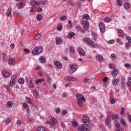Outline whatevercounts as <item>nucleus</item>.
Listing matches in <instances>:
<instances>
[{"instance_id":"nucleus-1","label":"nucleus","mask_w":131,"mask_h":131,"mask_svg":"<svg viewBox=\"0 0 131 131\" xmlns=\"http://www.w3.org/2000/svg\"><path fill=\"white\" fill-rule=\"evenodd\" d=\"M76 98L77 99V104L80 107H82L83 104L85 102V98L82 95L80 94H77L76 96Z\"/></svg>"},{"instance_id":"nucleus-2","label":"nucleus","mask_w":131,"mask_h":131,"mask_svg":"<svg viewBox=\"0 0 131 131\" xmlns=\"http://www.w3.org/2000/svg\"><path fill=\"white\" fill-rule=\"evenodd\" d=\"M43 52V48L41 46L35 47L32 51L33 55H40Z\"/></svg>"},{"instance_id":"nucleus-3","label":"nucleus","mask_w":131,"mask_h":131,"mask_svg":"<svg viewBox=\"0 0 131 131\" xmlns=\"http://www.w3.org/2000/svg\"><path fill=\"white\" fill-rule=\"evenodd\" d=\"M16 77H17V76L16 75H13L12 76L10 81L9 82V85L10 86H14V85L16 84Z\"/></svg>"},{"instance_id":"nucleus-4","label":"nucleus","mask_w":131,"mask_h":131,"mask_svg":"<svg viewBox=\"0 0 131 131\" xmlns=\"http://www.w3.org/2000/svg\"><path fill=\"white\" fill-rule=\"evenodd\" d=\"M105 124L109 128H111V117L108 116L105 120Z\"/></svg>"},{"instance_id":"nucleus-5","label":"nucleus","mask_w":131,"mask_h":131,"mask_svg":"<svg viewBox=\"0 0 131 131\" xmlns=\"http://www.w3.org/2000/svg\"><path fill=\"white\" fill-rule=\"evenodd\" d=\"M99 27L100 28V31L102 33L105 32V24L103 23H100L99 24Z\"/></svg>"},{"instance_id":"nucleus-6","label":"nucleus","mask_w":131,"mask_h":131,"mask_svg":"<svg viewBox=\"0 0 131 131\" xmlns=\"http://www.w3.org/2000/svg\"><path fill=\"white\" fill-rule=\"evenodd\" d=\"M82 120L85 125L89 124V123H90V118H89L86 116H83L82 117Z\"/></svg>"},{"instance_id":"nucleus-7","label":"nucleus","mask_w":131,"mask_h":131,"mask_svg":"<svg viewBox=\"0 0 131 131\" xmlns=\"http://www.w3.org/2000/svg\"><path fill=\"white\" fill-rule=\"evenodd\" d=\"M96 59L98 62H103L104 61V57L101 54L96 55Z\"/></svg>"},{"instance_id":"nucleus-8","label":"nucleus","mask_w":131,"mask_h":131,"mask_svg":"<svg viewBox=\"0 0 131 131\" xmlns=\"http://www.w3.org/2000/svg\"><path fill=\"white\" fill-rule=\"evenodd\" d=\"M119 78L113 79L112 81V85H117L119 83Z\"/></svg>"},{"instance_id":"nucleus-9","label":"nucleus","mask_w":131,"mask_h":131,"mask_svg":"<svg viewBox=\"0 0 131 131\" xmlns=\"http://www.w3.org/2000/svg\"><path fill=\"white\" fill-rule=\"evenodd\" d=\"M54 65H56L57 68L61 69L62 68V63L58 61H55L54 62Z\"/></svg>"},{"instance_id":"nucleus-10","label":"nucleus","mask_w":131,"mask_h":131,"mask_svg":"<svg viewBox=\"0 0 131 131\" xmlns=\"http://www.w3.org/2000/svg\"><path fill=\"white\" fill-rule=\"evenodd\" d=\"M78 52L80 56H82L83 57H84V56H85V52H84V50H82L81 48H78Z\"/></svg>"},{"instance_id":"nucleus-11","label":"nucleus","mask_w":131,"mask_h":131,"mask_svg":"<svg viewBox=\"0 0 131 131\" xmlns=\"http://www.w3.org/2000/svg\"><path fill=\"white\" fill-rule=\"evenodd\" d=\"M38 61L40 62V63L45 64V63L46 62V58H45L43 56H40L38 59Z\"/></svg>"},{"instance_id":"nucleus-12","label":"nucleus","mask_w":131,"mask_h":131,"mask_svg":"<svg viewBox=\"0 0 131 131\" xmlns=\"http://www.w3.org/2000/svg\"><path fill=\"white\" fill-rule=\"evenodd\" d=\"M8 64H9V65H11L12 66L15 65V59H14L13 58H10L8 61Z\"/></svg>"},{"instance_id":"nucleus-13","label":"nucleus","mask_w":131,"mask_h":131,"mask_svg":"<svg viewBox=\"0 0 131 131\" xmlns=\"http://www.w3.org/2000/svg\"><path fill=\"white\" fill-rule=\"evenodd\" d=\"M33 95L35 98H37V97H38V96L39 95L38 90H37V89L34 90L33 92Z\"/></svg>"},{"instance_id":"nucleus-14","label":"nucleus","mask_w":131,"mask_h":131,"mask_svg":"<svg viewBox=\"0 0 131 131\" xmlns=\"http://www.w3.org/2000/svg\"><path fill=\"white\" fill-rule=\"evenodd\" d=\"M56 40L57 45H61L63 42V40L60 37H57Z\"/></svg>"},{"instance_id":"nucleus-15","label":"nucleus","mask_w":131,"mask_h":131,"mask_svg":"<svg viewBox=\"0 0 131 131\" xmlns=\"http://www.w3.org/2000/svg\"><path fill=\"white\" fill-rule=\"evenodd\" d=\"M12 9H8L6 11V15L8 17H12Z\"/></svg>"},{"instance_id":"nucleus-16","label":"nucleus","mask_w":131,"mask_h":131,"mask_svg":"<svg viewBox=\"0 0 131 131\" xmlns=\"http://www.w3.org/2000/svg\"><path fill=\"white\" fill-rule=\"evenodd\" d=\"M92 39L93 40H97V38L98 37V34L97 33L93 32L92 33Z\"/></svg>"},{"instance_id":"nucleus-17","label":"nucleus","mask_w":131,"mask_h":131,"mask_svg":"<svg viewBox=\"0 0 131 131\" xmlns=\"http://www.w3.org/2000/svg\"><path fill=\"white\" fill-rule=\"evenodd\" d=\"M2 73L4 77H6L7 78H8V77L10 76V73L6 71H3Z\"/></svg>"},{"instance_id":"nucleus-18","label":"nucleus","mask_w":131,"mask_h":131,"mask_svg":"<svg viewBox=\"0 0 131 131\" xmlns=\"http://www.w3.org/2000/svg\"><path fill=\"white\" fill-rule=\"evenodd\" d=\"M83 41H84V42H85V43H87L88 45H90V43H91V40H90V39H89V38H83L82 39Z\"/></svg>"},{"instance_id":"nucleus-19","label":"nucleus","mask_w":131,"mask_h":131,"mask_svg":"<svg viewBox=\"0 0 131 131\" xmlns=\"http://www.w3.org/2000/svg\"><path fill=\"white\" fill-rule=\"evenodd\" d=\"M124 7L125 10H128L130 8V4L126 3L124 5Z\"/></svg>"},{"instance_id":"nucleus-20","label":"nucleus","mask_w":131,"mask_h":131,"mask_svg":"<svg viewBox=\"0 0 131 131\" xmlns=\"http://www.w3.org/2000/svg\"><path fill=\"white\" fill-rule=\"evenodd\" d=\"M110 102L111 104H112L113 105H114V104H115V103H116V101L115 100L114 98H113V97H110Z\"/></svg>"},{"instance_id":"nucleus-21","label":"nucleus","mask_w":131,"mask_h":131,"mask_svg":"<svg viewBox=\"0 0 131 131\" xmlns=\"http://www.w3.org/2000/svg\"><path fill=\"white\" fill-rule=\"evenodd\" d=\"M118 34L120 36H121V37H124V34L123 33V32L121 30H118Z\"/></svg>"},{"instance_id":"nucleus-22","label":"nucleus","mask_w":131,"mask_h":131,"mask_svg":"<svg viewBox=\"0 0 131 131\" xmlns=\"http://www.w3.org/2000/svg\"><path fill=\"white\" fill-rule=\"evenodd\" d=\"M77 70V68L76 67H72L71 68V69L69 70V73H74L75 71Z\"/></svg>"},{"instance_id":"nucleus-23","label":"nucleus","mask_w":131,"mask_h":131,"mask_svg":"<svg viewBox=\"0 0 131 131\" xmlns=\"http://www.w3.org/2000/svg\"><path fill=\"white\" fill-rule=\"evenodd\" d=\"M117 74H118V71H117L116 70H114V71H113L112 72V75L114 77H115V76H116L117 75Z\"/></svg>"},{"instance_id":"nucleus-24","label":"nucleus","mask_w":131,"mask_h":131,"mask_svg":"<svg viewBox=\"0 0 131 131\" xmlns=\"http://www.w3.org/2000/svg\"><path fill=\"white\" fill-rule=\"evenodd\" d=\"M74 35H75V34L73 32H70L68 34V37L72 38Z\"/></svg>"},{"instance_id":"nucleus-25","label":"nucleus","mask_w":131,"mask_h":131,"mask_svg":"<svg viewBox=\"0 0 131 131\" xmlns=\"http://www.w3.org/2000/svg\"><path fill=\"white\" fill-rule=\"evenodd\" d=\"M115 126L117 128H119V126H120V123L118 121H115Z\"/></svg>"},{"instance_id":"nucleus-26","label":"nucleus","mask_w":131,"mask_h":131,"mask_svg":"<svg viewBox=\"0 0 131 131\" xmlns=\"http://www.w3.org/2000/svg\"><path fill=\"white\" fill-rule=\"evenodd\" d=\"M56 124V118H52L51 120V125H55Z\"/></svg>"},{"instance_id":"nucleus-27","label":"nucleus","mask_w":131,"mask_h":131,"mask_svg":"<svg viewBox=\"0 0 131 131\" xmlns=\"http://www.w3.org/2000/svg\"><path fill=\"white\" fill-rule=\"evenodd\" d=\"M67 80H68V81H74L75 80V78L74 77L68 76L67 77Z\"/></svg>"},{"instance_id":"nucleus-28","label":"nucleus","mask_w":131,"mask_h":131,"mask_svg":"<svg viewBox=\"0 0 131 131\" xmlns=\"http://www.w3.org/2000/svg\"><path fill=\"white\" fill-rule=\"evenodd\" d=\"M30 6L32 7H34L36 5V1L35 0H31L30 2Z\"/></svg>"},{"instance_id":"nucleus-29","label":"nucleus","mask_w":131,"mask_h":131,"mask_svg":"<svg viewBox=\"0 0 131 131\" xmlns=\"http://www.w3.org/2000/svg\"><path fill=\"white\" fill-rule=\"evenodd\" d=\"M44 81H45L44 78L39 79L35 81V83L36 84H38V83L40 82H43Z\"/></svg>"},{"instance_id":"nucleus-30","label":"nucleus","mask_w":131,"mask_h":131,"mask_svg":"<svg viewBox=\"0 0 131 131\" xmlns=\"http://www.w3.org/2000/svg\"><path fill=\"white\" fill-rule=\"evenodd\" d=\"M6 105L9 107V108H11L12 107H13V102L11 101H8L7 104Z\"/></svg>"},{"instance_id":"nucleus-31","label":"nucleus","mask_w":131,"mask_h":131,"mask_svg":"<svg viewBox=\"0 0 131 131\" xmlns=\"http://www.w3.org/2000/svg\"><path fill=\"white\" fill-rule=\"evenodd\" d=\"M37 131H47V129L42 126H40L37 128Z\"/></svg>"},{"instance_id":"nucleus-32","label":"nucleus","mask_w":131,"mask_h":131,"mask_svg":"<svg viewBox=\"0 0 131 131\" xmlns=\"http://www.w3.org/2000/svg\"><path fill=\"white\" fill-rule=\"evenodd\" d=\"M72 125L74 127H78V123L76 121H73L72 123Z\"/></svg>"},{"instance_id":"nucleus-33","label":"nucleus","mask_w":131,"mask_h":131,"mask_svg":"<svg viewBox=\"0 0 131 131\" xmlns=\"http://www.w3.org/2000/svg\"><path fill=\"white\" fill-rule=\"evenodd\" d=\"M41 37V34H38L35 36L34 39H35V40H37L39 39V38H40Z\"/></svg>"},{"instance_id":"nucleus-34","label":"nucleus","mask_w":131,"mask_h":131,"mask_svg":"<svg viewBox=\"0 0 131 131\" xmlns=\"http://www.w3.org/2000/svg\"><path fill=\"white\" fill-rule=\"evenodd\" d=\"M89 46H92L93 48H97V44L95 43L93 41H91L90 42V43L89 44Z\"/></svg>"},{"instance_id":"nucleus-35","label":"nucleus","mask_w":131,"mask_h":131,"mask_svg":"<svg viewBox=\"0 0 131 131\" xmlns=\"http://www.w3.org/2000/svg\"><path fill=\"white\" fill-rule=\"evenodd\" d=\"M120 122L123 125V126H125V121H124V119L123 118H121V120H120Z\"/></svg>"},{"instance_id":"nucleus-36","label":"nucleus","mask_w":131,"mask_h":131,"mask_svg":"<svg viewBox=\"0 0 131 131\" xmlns=\"http://www.w3.org/2000/svg\"><path fill=\"white\" fill-rule=\"evenodd\" d=\"M82 19H90V15H89V14H86L83 15L82 16Z\"/></svg>"},{"instance_id":"nucleus-37","label":"nucleus","mask_w":131,"mask_h":131,"mask_svg":"<svg viewBox=\"0 0 131 131\" xmlns=\"http://www.w3.org/2000/svg\"><path fill=\"white\" fill-rule=\"evenodd\" d=\"M36 19L38 21H40L42 19V15L41 14H39L37 16Z\"/></svg>"},{"instance_id":"nucleus-38","label":"nucleus","mask_w":131,"mask_h":131,"mask_svg":"<svg viewBox=\"0 0 131 131\" xmlns=\"http://www.w3.org/2000/svg\"><path fill=\"white\" fill-rule=\"evenodd\" d=\"M78 131H84V124H83L82 126H80Z\"/></svg>"},{"instance_id":"nucleus-39","label":"nucleus","mask_w":131,"mask_h":131,"mask_svg":"<svg viewBox=\"0 0 131 131\" xmlns=\"http://www.w3.org/2000/svg\"><path fill=\"white\" fill-rule=\"evenodd\" d=\"M17 7L19 9H22V7H23V1H21V2L17 4Z\"/></svg>"},{"instance_id":"nucleus-40","label":"nucleus","mask_w":131,"mask_h":131,"mask_svg":"<svg viewBox=\"0 0 131 131\" xmlns=\"http://www.w3.org/2000/svg\"><path fill=\"white\" fill-rule=\"evenodd\" d=\"M70 52L71 53H75V49H74V47H70Z\"/></svg>"},{"instance_id":"nucleus-41","label":"nucleus","mask_w":131,"mask_h":131,"mask_svg":"<svg viewBox=\"0 0 131 131\" xmlns=\"http://www.w3.org/2000/svg\"><path fill=\"white\" fill-rule=\"evenodd\" d=\"M124 67L127 68V69H131V64L130 63H125Z\"/></svg>"},{"instance_id":"nucleus-42","label":"nucleus","mask_w":131,"mask_h":131,"mask_svg":"<svg viewBox=\"0 0 131 131\" xmlns=\"http://www.w3.org/2000/svg\"><path fill=\"white\" fill-rule=\"evenodd\" d=\"M24 82H25L24 79H23V78L19 79L18 83H19L20 84H23V83H24Z\"/></svg>"},{"instance_id":"nucleus-43","label":"nucleus","mask_w":131,"mask_h":131,"mask_svg":"<svg viewBox=\"0 0 131 131\" xmlns=\"http://www.w3.org/2000/svg\"><path fill=\"white\" fill-rule=\"evenodd\" d=\"M124 107H121V111L120 112V114L122 115V116H124Z\"/></svg>"},{"instance_id":"nucleus-44","label":"nucleus","mask_w":131,"mask_h":131,"mask_svg":"<svg viewBox=\"0 0 131 131\" xmlns=\"http://www.w3.org/2000/svg\"><path fill=\"white\" fill-rule=\"evenodd\" d=\"M11 119L10 118H7L5 120V123L6 125H8L9 123H11Z\"/></svg>"},{"instance_id":"nucleus-45","label":"nucleus","mask_w":131,"mask_h":131,"mask_svg":"<svg viewBox=\"0 0 131 131\" xmlns=\"http://www.w3.org/2000/svg\"><path fill=\"white\" fill-rule=\"evenodd\" d=\"M104 22H111V18H109L108 17H105L104 18Z\"/></svg>"},{"instance_id":"nucleus-46","label":"nucleus","mask_w":131,"mask_h":131,"mask_svg":"<svg viewBox=\"0 0 131 131\" xmlns=\"http://www.w3.org/2000/svg\"><path fill=\"white\" fill-rule=\"evenodd\" d=\"M67 19V17L66 16H62L59 18L60 21H65Z\"/></svg>"},{"instance_id":"nucleus-47","label":"nucleus","mask_w":131,"mask_h":131,"mask_svg":"<svg viewBox=\"0 0 131 131\" xmlns=\"http://www.w3.org/2000/svg\"><path fill=\"white\" fill-rule=\"evenodd\" d=\"M68 112L66 110H62L61 113V114L62 116H64L66 114H67Z\"/></svg>"},{"instance_id":"nucleus-48","label":"nucleus","mask_w":131,"mask_h":131,"mask_svg":"<svg viewBox=\"0 0 131 131\" xmlns=\"http://www.w3.org/2000/svg\"><path fill=\"white\" fill-rule=\"evenodd\" d=\"M26 101L28 104H32V102H31V101H30V98H29V97H27L26 98Z\"/></svg>"},{"instance_id":"nucleus-49","label":"nucleus","mask_w":131,"mask_h":131,"mask_svg":"<svg viewBox=\"0 0 131 131\" xmlns=\"http://www.w3.org/2000/svg\"><path fill=\"white\" fill-rule=\"evenodd\" d=\"M116 41L118 43H119V45H123V41H120V38H117L116 39Z\"/></svg>"},{"instance_id":"nucleus-50","label":"nucleus","mask_w":131,"mask_h":131,"mask_svg":"<svg viewBox=\"0 0 131 131\" xmlns=\"http://www.w3.org/2000/svg\"><path fill=\"white\" fill-rule=\"evenodd\" d=\"M55 112L57 114H60V113H61V109L59 107L56 108Z\"/></svg>"},{"instance_id":"nucleus-51","label":"nucleus","mask_w":131,"mask_h":131,"mask_svg":"<svg viewBox=\"0 0 131 131\" xmlns=\"http://www.w3.org/2000/svg\"><path fill=\"white\" fill-rule=\"evenodd\" d=\"M118 6H119L120 7L122 6V0H118L117 2Z\"/></svg>"},{"instance_id":"nucleus-52","label":"nucleus","mask_w":131,"mask_h":131,"mask_svg":"<svg viewBox=\"0 0 131 131\" xmlns=\"http://www.w3.org/2000/svg\"><path fill=\"white\" fill-rule=\"evenodd\" d=\"M3 61H4V62L8 61V58L6 57V53H3Z\"/></svg>"},{"instance_id":"nucleus-53","label":"nucleus","mask_w":131,"mask_h":131,"mask_svg":"<svg viewBox=\"0 0 131 131\" xmlns=\"http://www.w3.org/2000/svg\"><path fill=\"white\" fill-rule=\"evenodd\" d=\"M112 118H114V119H117V118H119V116L117 114H114L112 115Z\"/></svg>"},{"instance_id":"nucleus-54","label":"nucleus","mask_w":131,"mask_h":131,"mask_svg":"<svg viewBox=\"0 0 131 131\" xmlns=\"http://www.w3.org/2000/svg\"><path fill=\"white\" fill-rule=\"evenodd\" d=\"M26 80L28 83H30L31 82H32V81L31 80V78H30V77H27Z\"/></svg>"},{"instance_id":"nucleus-55","label":"nucleus","mask_w":131,"mask_h":131,"mask_svg":"<svg viewBox=\"0 0 131 131\" xmlns=\"http://www.w3.org/2000/svg\"><path fill=\"white\" fill-rule=\"evenodd\" d=\"M34 86V85H33V83H32V82H31V83H29V88L30 89H33Z\"/></svg>"},{"instance_id":"nucleus-56","label":"nucleus","mask_w":131,"mask_h":131,"mask_svg":"<svg viewBox=\"0 0 131 131\" xmlns=\"http://www.w3.org/2000/svg\"><path fill=\"white\" fill-rule=\"evenodd\" d=\"M130 48V44L129 43H126L125 46L126 50H128Z\"/></svg>"},{"instance_id":"nucleus-57","label":"nucleus","mask_w":131,"mask_h":131,"mask_svg":"<svg viewBox=\"0 0 131 131\" xmlns=\"http://www.w3.org/2000/svg\"><path fill=\"white\" fill-rule=\"evenodd\" d=\"M84 127L85 130H86V131L91 130V129L90 128V126H89V125L84 126Z\"/></svg>"},{"instance_id":"nucleus-58","label":"nucleus","mask_w":131,"mask_h":131,"mask_svg":"<svg viewBox=\"0 0 131 131\" xmlns=\"http://www.w3.org/2000/svg\"><path fill=\"white\" fill-rule=\"evenodd\" d=\"M114 39H111L108 41V43H109V45H112L113 44V43L114 42Z\"/></svg>"},{"instance_id":"nucleus-59","label":"nucleus","mask_w":131,"mask_h":131,"mask_svg":"<svg viewBox=\"0 0 131 131\" xmlns=\"http://www.w3.org/2000/svg\"><path fill=\"white\" fill-rule=\"evenodd\" d=\"M107 81H108V77H105L103 79V82H107Z\"/></svg>"},{"instance_id":"nucleus-60","label":"nucleus","mask_w":131,"mask_h":131,"mask_svg":"<svg viewBox=\"0 0 131 131\" xmlns=\"http://www.w3.org/2000/svg\"><path fill=\"white\" fill-rule=\"evenodd\" d=\"M89 80H90V79H89V78H85L84 79L83 81H84V82H85V83H86L89 82Z\"/></svg>"},{"instance_id":"nucleus-61","label":"nucleus","mask_w":131,"mask_h":131,"mask_svg":"<svg viewBox=\"0 0 131 131\" xmlns=\"http://www.w3.org/2000/svg\"><path fill=\"white\" fill-rule=\"evenodd\" d=\"M23 106L24 108H28V104L26 103H23Z\"/></svg>"},{"instance_id":"nucleus-62","label":"nucleus","mask_w":131,"mask_h":131,"mask_svg":"<svg viewBox=\"0 0 131 131\" xmlns=\"http://www.w3.org/2000/svg\"><path fill=\"white\" fill-rule=\"evenodd\" d=\"M84 29L85 30H88V29H89V25H84Z\"/></svg>"},{"instance_id":"nucleus-63","label":"nucleus","mask_w":131,"mask_h":131,"mask_svg":"<svg viewBox=\"0 0 131 131\" xmlns=\"http://www.w3.org/2000/svg\"><path fill=\"white\" fill-rule=\"evenodd\" d=\"M126 39L127 40H128V42L129 43H131V38H130V37H126Z\"/></svg>"},{"instance_id":"nucleus-64","label":"nucleus","mask_w":131,"mask_h":131,"mask_svg":"<svg viewBox=\"0 0 131 131\" xmlns=\"http://www.w3.org/2000/svg\"><path fill=\"white\" fill-rule=\"evenodd\" d=\"M57 30H58V31H61V30H62V26H59L57 27Z\"/></svg>"}]
</instances>
